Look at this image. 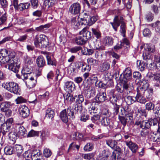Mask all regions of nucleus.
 I'll list each match as a JSON object with an SVG mask.
<instances>
[{
	"instance_id": "8fccbe9b",
	"label": "nucleus",
	"mask_w": 160,
	"mask_h": 160,
	"mask_svg": "<svg viewBox=\"0 0 160 160\" xmlns=\"http://www.w3.org/2000/svg\"><path fill=\"white\" fill-rule=\"evenodd\" d=\"M126 29V26L125 23L121 24L120 27V32L124 37H125Z\"/></svg>"
},
{
	"instance_id": "423d86ee",
	"label": "nucleus",
	"mask_w": 160,
	"mask_h": 160,
	"mask_svg": "<svg viewBox=\"0 0 160 160\" xmlns=\"http://www.w3.org/2000/svg\"><path fill=\"white\" fill-rule=\"evenodd\" d=\"M74 64L78 69H80L81 68V71L83 72H88L91 69V66L89 65H87L82 62H75Z\"/></svg>"
},
{
	"instance_id": "de8ad7c7",
	"label": "nucleus",
	"mask_w": 160,
	"mask_h": 160,
	"mask_svg": "<svg viewBox=\"0 0 160 160\" xmlns=\"http://www.w3.org/2000/svg\"><path fill=\"white\" fill-rule=\"evenodd\" d=\"M145 109L148 111L154 110L155 105L152 102H149L147 103L145 105Z\"/></svg>"
},
{
	"instance_id": "dca6fc26",
	"label": "nucleus",
	"mask_w": 160,
	"mask_h": 160,
	"mask_svg": "<svg viewBox=\"0 0 160 160\" xmlns=\"http://www.w3.org/2000/svg\"><path fill=\"white\" fill-rule=\"evenodd\" d=\"M32 160H44L42 152L39 150H34L32 151Z\"/></svg>"
},
{
	"instance_id": "f8f14e48",
	"label": "nucleus",
	"mask_w": 160,
	"mask_h": 160,
	"mask_svg": "<svg viewBox=\"0 0 160 160\" xmlns=\"http://www.w3.org/2000/svg\"><path fill=\"white\" fill-rule=\"evenodd\" d=\"M132 79V73L131 69L129 68H126L123 72L122 81L125 82Z\"/></svg>"
},
{
	"instance_id": "37998d69",
	"label": "nucleus",
	"mask_w": 160,
	"mask_h": 160,
	"mask_svg": "<svg viewBox=\"0 0 160 160\" xmlns=\"http://www.w3.org/2000/svg\"><path fill=\"white\" fill-rule=\"evenodd\" d=\"M147 94L146 95L147 98L148 100H152L153 94V89L152 88H148L146 91Z\"/></svg>"
},
{
	"instance_id": "a211bd4d",
	"label": "nucleus",
	"mask_w": 160,
	"mask_h": 160,
	"mask_svg": "<svg viewBox=\"0 0 160 160\" xmlns=\"http://www.w3.org/2000/svg\"><path fill=\"white\" fill-rule=\"evenodd\" d=\"M75 87L74 84L71 81L66 82L64 87L66 91L70 92H72L75 90Z\"/></svg>"
},
{
	"instance_id": "e433bc0d",
	"label": "nucleus",
	"mask_w": 160,
	"mask_h": 160,
	"mask_svg": "<svg viewBox=\"0 0 160 160\" xmlns=\"http://www.w3.org/2000/svg\"><path fill=\"white\" fill-rule=\"evenodd\" d=\"M89 116L87 114L86 111L81 114L80 118L81 121L85 122L89 119Z\"/></svg>"
},
{
	"instance_id": "774afa93",
	"label": "nucleus",
	"mask_w": 160,
	"mask_h": 160,
	"mask_svg": "<svg viewBox=\"0 0 160 160\" xmlns=\"http://www.w3.org/2000/svg\"><path fill=\"white\" fill-rule=\"evenodd\" d=\"M42 12L41 10H37L32 12L33 16L37 17H40L42 15Z\"/></svg>"
},
{
	"instance_id": "680f3d73",
	"label": "nucleus",
	"mask_w": 160,
	"mask_h": 160,
	"mask_svg": "<svg viewBox=\"0 0 160 160\" xmlns=\"http://www.w3.org/2000/svg\"><path fill=\"white\" fill-rule=\"evenodd\" d=\"M16 103L17 104L22 103H24L26 102V100L22 97H18L15 100Z\"/></svg>"
},
{
	"instance_id": "c9c22d12",
	"label": "nucleus",
	"mask_w": 160,
	"mask_h": 160,
	"mask_svg": "<svg viewBox=\"0 0 160 160\" xmlns=\"http://www.w3.org/2000/svg\"><path fill=\"white\" fill-rule=\"evenodd\" d=\"M34 44L35 47L37 48H41V40L38 35L35 36L34 40Z\"/></svg>"
},
{
	"instance_id": "4468645a",
	"label": "nucleus",
	"mask_w": 160,
	"mask_h": 160,
	"mask_svg": "<svg viewBox=\"0 0 160 160\" xmlns=\"http://www.w3.org/2000/svg\"><path fill=\"white\" fill-rule=\"evenodd\" d=\"M106 99V94L105 92H99L95 97L96 102L98 103L103 102Z\"/></svg>"
},
{
	"instance_id": "9d476101",
	"label": "nucleus",
	"mask_w": 160,
	"mask_h": 160,
	"mask_svg": "<svg viewBox=\"0 0 160 160\" xmlns=\"http://www.w3.org/2000/svg\"><path fill=\"white\" fill-rule=\"evenodd\" d=\"M135 125L139 126V127L142 129H147L150 127L149 122L148 120H137L135 123Z\"/></svg>"
},
{
	"instance_id": "5fc2aeb1",
	"label": "nucleus",
	"mask_w": 160,
	"mask_h": 160,
	"mask_svg": "<svg viewBox=\"0 0 160 160\" xmlns=\"http://www.w3.org/2000/svg\"><path fill=\"white\" fill-rule=\"evenodd\" d=\"M39 134V132L33 130H31L28 133V137H34L38 136Z\"/></svg>"
},
{
	"instance_id": "20e7f679",
	"label": "nucleus",
	"mask_w": 160,
	"mask_h": 160,
	"mask_svg": "<svg viewBox=\"0 0 160 160\" xmlns=\"http://www.w3.org/2000/svg\"><path fill=\"white\" fill-rule=\"evenodd\" d=\"M124 19L122 16L116 15L113 19V22H110V24L112 25L114 29L117 31L118 28L121 24L125 23Z\"/></svg>"
},
{
	"instance_id": "9b49d317",
	"label": "nucleus",
	"mask_w": 160,
	"mask_h": 160,
	"mask_svg": "<svg viewBox=\"0 0 160 160\" xmlns=\"http://www.w3.org/2000/svg\"><path fill=\"white\" fill-rule=\"evenodd\" d=\"M137 94L135 97L136 100L138 102L144 104L146 102L147 100L144 97V93L145 92L143 91H137Z\"/></svg>"
},
{
	"instance_id": "052dcab7",
	"label": "nucleus",
	"mask_w": 160,
	"mask_h": 160,
	"mask_svg": "<svg viewBox=\"0 0 160 160\" xmlns=\"http://www.w3.org/2000/svg\"><path fill=\"white\" fill-rule=\"evenodd\" d=\"M23 156L25 158V159H30L31 158H32V153H30L28 151H26L23 153Z\"/></svg>"
},
{
	"instance_id": "ddd939ff",
	"label": "nucleus",
	"mask_w": 160,
	"mask_h": 160,
	"mask_svg": "<svg viewBox=\"0 0 160 160\" xmlns=\"http://www.w3.org/2000/svg\"><path fill=\"white\" fill-rule=\"evenodd\" d=\"M124 142L126 145L132 153H135L137 152V150L138 148V146L136 143L132 142V141H127Z\"/></svg>"
},
{
	"instance_id": "79ce46f5",
	"label": "nucleus",
	"mask_w": 160,
	"mask_h": 160,
	"mask_svg": "<svg viewBox=\"0 0 160 160\" xmlns=\"http://www.w3.org/2000/svg\"><path fill=\"white\" fill-rule=\"evenodd\" d=\"M98 17L96 16H93L92 17H89V18H88V24L89 25H91L94 23L97 20Z\"/></svg>"
},
{
	"instance_id": "6e6d98bb",
	"label": "nucleus",
	"mask_w": 160,
	"mask_h": 160,
	"mask_svg": "<svg viewBox=\"0 0 160 160\" xmlns=\"http://www.w3.org/2000/svg\"><path fill=\"white\" fill-rule=\"evenodd\" d=\"M40 134V137L42 140H44L48 136V132L44 130H42L39 132V134Z\"/></svg>"
},
{
	"instance_id": "4be33fe9",
	"label": "nucleus",
	"mask_w": 160,
	"mask_h": 160,
	"mask_svg": "<svg viewBox=\"0 0 160 160\" xmlns=\"http://www.w3.org/2000/svg\"><path fill=\"white\" fill-rule=\"evenodd\" d=\"M55 115V112L51 108H48L46 111L45 117L47 118L52 121Z\"/></svg>"
},
{
	"instance_id": "4c0bfd02",
	"label": "nucleus",
	"mask_w": 160,
	"mask_h": 160,
	"mask_svg": "<svg viewBox=\"0 0 160 160\" xmlns=\"http://www.w3.org/2000/svg\"><path fill=\"white\" fill-rule=\"evenodd\" d=\"M77 18L76 17H73L71 19V24L72 26L74 27V28H76L79 27L80 25H81L80 22H79L76 20Z\"/></svg>"
},
{
	"instance_id": "7ed1b4c3",
	"label": "nucleus",
	"mask_w": 160,
	"mask_h": 160,
	"mask_svg": "<svg viewBox=\"0 0 160 160\" xmlns=\"http://www.w3.org/2000/svg\"><path fill=\"white\" fill-rule=\"evenodd\" d=\"M8 69L15 73H17L20 68V61L17 58H11L8 62Z\"/></svg>"
},
{
	"instance_id": "0e129e2a",
	"label": "nucleus",
	"mask_w": 160,
	"mask_h": 160,
	"mask_svg": "<svg viewBox=\"0 0 160 160\" xmlns=\"http://www.w3.org/2000/svg\"><path fill=\"white\" fill-rule=\"evenodd\" d=\"M94 156L93 153L83 154L82 155V157L85 159L90 160Z\"/></svg>"
},
{
	"instance_id": "c03bdc74",
	"label": "nucleus",
	"mask_w": 160,
	"mask_h": 160,
	"mask_svg": "<svg viewBox=\"0 0 160 160\" xmlns=\"http://www.w3.org/2000/svg\"><path fill=\"white\" fill-rule=\"evenodd\" d=\"M93 148V144L92 143L88 142L84 147V150L86 151H90Z\"/></svg>"
},
{
	"instance_id": "b1692460",
	"label": "nucleus",
	"mask_w": 160,
	"mask_h": 160,
	"mask_svg": "<svg viewBox=\"0 0 160 160\" xmlns=\"http://www.w3.org/2000/svg\"><path fill=\"white\" fill-rule=\"evenodd\" d=\"M80 34L82 36H83V38L86 40H87L91 38V32L88 30H87L85 28H84L82 31L80 32Z\"/></svg>"
},
{
	"instance_id": "49530a36",
	"label": "nucleus",
	"mask_w": 160,
	"mask_h": 160,
	"mask_svg": "<svg viewBox=\"0 0 160 160\" xmlns=\"http://www.w3.org/2000/svg\"><path fill=\"white\" fill-rule=\"evenodd\" d=\"M74 98L75 100H76V102L79 104L82 103L84 100V98L82 94L75 96Z\"/></svg>"
},
{
	"instance_id": "3c124183",
	"label": "nucleus",
	"mask_w": 160,
	"mask_h": 160,
	"mask_svg": "<svg viewBox=\"0 0 160 160\" xmlns=\"http://www.w3.org/2000/svg\"><path fill=\"white\" fill-rule=\"evenodd\" d=\"M9 139L14 142L17 139V134H16L14 132H11L8 134Z\"/></svg>"
},
{
	"instance_id": "cd10ccee",
	"label": "nucleus",
	"mask_w": 160,
	"mask_h": 160,
	"mask_svg": "<svg viewBox=\"0 0 160 160\" xmlns=\"http://www.w3.org/2000/svg\"><path fill=\"white\" fill-rule=\"evenodd\" d=\"M14 149L15 150V152L17 153V155L18 157H19L23 150L22 146L19 144H16L14 146Z\"/></svg>"
},
{
	"instance_id": "f704fd0d",
	"label": "nucleus",
	"mask_w": 160,
	"mask_h": 160,
	"mask_svg": "<svg viewBox=\"0 0 160 160\" xmlns=\"http://www.w3.org/2000/svg\"><path fill=\"white\" fill-rule=\"evenodd\" d=\"M110 67V65L108 62H103L100 67V70L101 72L108 70Z\"/></svg>"
},
{
	"instance_id": "69168bd1",
	"label": "nucleus",
	"mask_w": 160,
	"mask_h": 160,
	"mask_svg": "<svg viewBox=\"0 0 160 160\" xmlns=\"http://www.w3.org/2000/svg\"><path fill=\"white\" fill-rule=\"evenodd\" d=\"M146 18L148 21H151L153 18V15L151 12H149L146 14Z\"/></svg>"
},
{
	"instance_id": "f257e3e1",
	"label": "nucleus",
	"mask_w": 160,
	"mask_h": 160,
	"mask_svg": "<svg viewBox=\"0 0 160 160\" xmlns=\"http://www.w3.org/2000/svg\"><path fill=\"white\" fill-rule=\"evenodd\" d=\"M60 117L62 121L65 123L68 122L69 120L74 119L75 116L72 111L71 107H69L62 110L60 113Z\"/></svg>"
},
{
	"instance_id": "2eb2a0df",
	"label": "nucleus",
	"mask_w": 160,
	"mask_h": 160,
	"mask_svg": "<svg viewBox=\"0 0 160 160\" xmlns=\"http://www.w3.org/2000/svg\"><path fill=\"white\" fill-rule=\"evenodd\" d=\"M20 114L23 118H26L28 117L30 114L29 110L28 107L22 106L20 108Z\"/></svg>"
},
{
	"instance_id": "58836bf2",
	"label": "nucleus",
	"mask_w": 160,
	"mask_h": 160,
	"mask_svg": "<svg viewBox=\"0 0 160 160\" xmlns=\"http://www.w3.org/2000/svg\"><path fill=\"white\" fill-rule=\"evenodd\" d=\"M92 33L97 39H98L101 37V34L98 29L95 28H92Z\"/></svg>"
},
{
	"instance_id": "a878e982",
	"label": "nucleus",
	"mask_w": 160,
	"mask_h": 160,
	"mask_svg": "<svg viewBox=\"0 0 160 160\" xmlns=\"http://www.w3.org/2000/svg\"><path fill=\"white\" fill-rule=\"evenodd\" d=\"M104 45L106 46H112L113 43V39L109 36L106 37L103 40Z\"/></svg>"
},
{
	"instance_id": "f3484780",
	"label": "nucleus",
	"mask_w": 160,
	"mask_h": 160,
	"mask_svg": "<svg viewBox=\"0 0 160 160\" xmlns=\"http://www.w3.org/2000/svg\"><path fill=\"white\" fill-rule=\"evenodd\" d=\"M72 111L73 112V115H74L77 113L81 114L85 110L81 105L77 104L75 105L74 108H72Z\"/></svg>"
},
{
	"instance_id": "5701e85b",
	"label": "nucleus",
	"mask_w": 160,
	"mask_h": 160,
	"mask_svg": "<svg viewBox=\"0 0 160 160\" xmlns=\"http://www.w3.org/2000/svg\"><path fill=\"white\" fill-rule=\"evenodd\" d=\"M36 63L39 68L43 67L45 65V61L42 56H38L36 59Z\"/></svg>"
},
{
	"instance_id": "603ef678",
	"label": "nucleus",
	"mask_w": 160,
	"mask_h": 160,
	"mask_svg": "<svg viewBox=\"0 0 160 160\" xmlns=\"http://www.w3.org/2000/svg\"><path fill=\"white\" fill-rule=\"evenodd\" d=\"M92 83H94L95 86H96L97 84H98L99 81L98 77L94 75H93L89 78Z\"/></svg>"
},
{
	"instance_id": "7c9ffc66",
	"label": "nucleus",
	"mask_w": 160,
	"mask_h": 160,
	"mask_svg": "<svg viewBox=\"0 0 160 160\" xmlns=\"http://www.w3.org/2000/svg\"><path fill=\"white\" fill-rule=\"evenodd\" d=\"M125 100L128 105H131L136 101L135 97L128 95L126 96Z\"/></svg>"
},
{
	"instance_id": "338daca9",
	"label": "nucleus",
	"mask_w": 160,
	"mask_h": 160,
	"mask_svg": "<svg viewBox=\"0 0 160 160\" xmlns=\"http://www.w3.org/2000/svg\"><path fill=\"white\" fill-rule=\"evenodd\" d=\"M133 77L135 79H140L142 78L141 74L138 72H135L133 74Z\"/></svg>"
},
{
	"instance_id": "864d4df0",
	"label": "nucleus",
	"mask_w": 160,
	"mask_h": 160,
	"mask_svg": "<svg viewBox=\"0 0 160 160\" xmlns=\"http://www.w3.org/2000/svg\"><path fill=\"white\" fill-rule=\"evenodd\" d=\"M128 118H126L125 116H119V119L121 123L124 126H125L128 121Z\"/></svg>"
},
{
	"instance_id": "aec40b11",
	"label": "nucleus",
	"mask_w": 160,
	"mask_h": 160,
	"mask_svg": "<svg viewBox=\"0 0 160 160\" xmlns=\"http://www.w3.org/2000/svg\"><path fill=\"white\" fill-rule=\"evenodd\" d=\"M155 60L157 62V64L154 63H151L150 66L151 70H153L156 67L160 70V56L155 55L154 57Z\"/></svg>"
},
{
	"instance_id": "2f4dec72",
	"label": "nucleus",
	"mask_w": 160,
	"mask_h": 160,
	"mask_svg": "<svg viewBox=\"0 0 160 160\" xmlns=\"http://www.w3.org/2000/svg\"><path fill=\"white\" fill-rule=\"evenodd\" d=\"M27 131L26 129L22 126H20L18 128L17 132V135L21 137L24 136L26 134Z\"/></svg>"
},
{
	"instance_id": "39448f33",
	"label": "nucleus",
	"mask_w": 160,
	"mask_h": 160,
	"mask_svg": "<svg viewBox=\"0 0 160 160\" xmlns=\"http://www.w3.org/2000/svg\"><path fill=\"white\" fill-rule=\"evenodd\" d=\"M10 52L6 49L0 50V62L6 63L9 61L11 58L9 56Z\"/></svg>"
},
{
	"instance_id": "6ab92c4d",
	"label": "nucleus",
	"mask_w": 160,
	"mask_h": 160,
	"mask_svg": "<svg viewBox=\"0 0 160 160\" xmlns=\"http://www.w3.org/2000/svg\"><path fill=\"white\" fill-rule=\"evenodd\" d=\"M39 37L41 40V48H44L49 44V42L47 37L44 35L41 34Z\"/></svg>"
},
{
	"instance_id": "bb28decb",
	"label": "nucleus",
	"mask_w": 160,
	"mask_h": 160,
	"mask_svg": "<svg viewBox=\"0 0 160 160\" xmlns=\"http://www.w3.org/2000/svg\"><path fill=\"white\" fill-rule=\"evenodd\" d=\"M10 128L11 126L4 124L2 126L1 132L2 133L3 136L6 135L7 134H8V135L9 134L8 132L10 131Z\"/></svg>"
},
{
	"instance_id": "f03ea898",
	"label": "nucleus",
	"mask_w": 160,
	"mask_h": 160,
	"mask_svg": "<svg viewBox=\"0 0 160 160\" xmlns=\"http://www.w3.org/2000/svg\"><path fill=\"white\" fill-rule=\"evenodd\" d=\"M2 86L8 92L15 94L19 93L20 88L18 84L14 82H6L2 84Z\"/></svg>"
},
{
	"instance_id": "13d9d810",
	"label": "nucleus",
	"mask_w": 160,
	"mask_h": 160,
	"mask_svg": "<svg viewBox=\"0 0 160 160\" xmlns=\"http://www.w3.org/2000/svg\"><path fill=\"white\" fill-rule=\"evenodd\" d=\"M52 154V152L50 149L48 148H45L44 150L43 155L47 158L50 157Z\"/></svg>"
},
{
	"instance_id": "bf43d9fd",
	"label": "nucleus",
	"mask_w": 160,
	"mask_h": 160,
	"mask_svg": "<svg viewBox=\"0 0 160 160\" xmlns=\"http://www.w3.org/2000/svg\"><path fill=\"white\" fill-rule=\"evenodd\" d=\"M10 102H2L0 105V108L1 110H3L4 109L8 108Z\"/></svg>"
},
{
	"instance_id": "c85d7f7f",
	"label": "nucleus",
	"mask_w": 160,
	"mask_h": 160,
	"mask_svg": "<svg viewBox=\"0 0 160 160\" xmlns=\"http://www.w3.org/2000/svg\"><path fill=\"white\" fill-rule=\"evenodd\" d=\"M101 119L100 120L102 125L104 126H107L109 124L110 120L108 117L101 116Z\"/></svg>"
},
{
	"instance_id": "a19ab883",
	"label": "nucleus",
	"mask_w": 160,
	"mask_h": 160,
	"mask_svg": "<svg viewBox=\"0 0 160 160\" xmlns=\"http://www.w3.org/2000/svg\"><path fill=\"white\" fill-rule=\"evenodd\" d=\"M46 57L48 65H51L55 66H56L57 63L55 59H52L51 57L48 55Z\"/></svg>"
},
{
	"instance_id": "0eeeda50",
	"label": "nucleus",
	"mask_w": 160,
	"mask_h": 160,
	"mask_svg": "<svg viewBox=\"0 0 160 160\" xmlns=\"http://www.w3.org/2000/svg\"><path fill=\"white\" fill-rule=\"evenodd\" d=\"M137 85L138 87L137 91H140L143 90L144 92L148 88L149 85L148 81L144 79L140 80L137 83Z\"/></svg>"
},
{
	"instance_id": "412c9836",
	"label": "nucleus",
	"mask_w": 160,
	"mask_h": 160,
	"mask_svg": "<svg viewBox=\"0 0 160 160\" xmlns=\"http://www.w3.org/2000/svg\"><path fill=\"white\" fill-rule=\"evenodd\" d=\"M125 83L123 85V89L124 90V92L126 93L127 94H130L133 93V87H131L129 84L126 82H124Z\"/></svg>"
},
{
	"instance_id": "1a4fd4ad",
	"label": "nucleus",
	"mask_w": 160,
	"mask_h": 160,
	"mask_svg": "<svg viewBox=\"0 0 160 160\" xmlns=\"http://www.w3.org/2000/svg\"><path fill=\"white\" fill-rule=\"evenodd\" d=\"M81 9L80 4L78 3H74L70 6L69 12L72 14L76 15L80 13Z\"/></svg>"
},
{
	"instance_id": "e2e57ef3",
	"label": "nucleus",
	"mask_w": 160,
	"mask_h": 160,
	"mask_svg": "<svg viewBox=\"0 0 160 160\" xmlns=\"http://www.w3.org/2000/svg\"><path fill=\"white\" fill-rule=\"evenodd\" d=\"M95 49L98 50H105V47L103 45H99V43L97 42L95 45Z\"/></svg>"
},
{
	"instance_id": "72a5a7b5",
	"label": "nucleus",
	"mask_w": 160,
	"mask_h": 160,
	"mask_svg": "<svg viewBox=\"0 0 160 160\" xmlns=\"http://www.w3.org/2000/svg\"><path fill=\"white\" fill-rule=\"evenodd\" d=\"M137 66L139 67L140 70L142 71L145 69L147 64L143 62H142L141 61H137Z\"/></svg>"
},
{
	"instance_id": "6e6552de",
	"label": "nucleus",
	"mask_w": 160,
	"mask_h": 160,
	"mask_svg": "<svg viewBox=\"0 0 160 160\" xmlns=\"http://www.w3.org/2000/svg\"><path fill=\"white\" fill-rule=\"evenodd\" d=\"M121 114L128 118L129 120H132L133 119L132 111L130 107L128 106L125 107L121 109Z\"/></svg>"
},
{
	"instance_id": "473e14b6",
	"label": "nucleus",
	"mask_w": 160,
	"mask_h": 160,
	"mask_svg": "<svg viewBox=\"0 0 160 160\" xmlns=\"http://www.w3.org/2000/svg\"><path fill=\"white\" fill-rule=\"evenodd\" d=\"M106 144L112 149H114L117 143V141L112 139H108L106 141Z\"/></svg>"
},
{
	"instance_id": "4d7b16f0",
	"label": "nucleus",
	"mask_w": 160,
	"mask_h": 160,
	"mask_svg": "<svg viewBox=\"0 0 160 160\" xmlns=\"http://www.w3.org/2000/svg\"><path fill=\"white\" fill-rule=\"evenodd\" d=\"M31 5L32 8L34 9H36L38 6V0H30Z\"/></svg>"
},
{
	"instance_id": "ea45409f",
	"label": "nucleus",
	"mask_w": 160,
	"mask_h": 160,
	"mask_svg": "<svg viewBox=\"0 0 160 160\" xmlns=\"http://www.w3.org/2000/svg\"><path fill=\"white\" fill-rule=\"evenodd\" d=\"M30 6V4L28 3L24 4L20 3L17 9H18L20 11H22L24 9H27Z\"/></svg>"
},
{
	"instance_id": "393cba45",
	"label": "nucleus",
	"mask_w": 160,
	"mask_h": 160,
	"mask_svg": "<svg viewBox=\"0 0 160 160\" xmlns=\"http://www.w3.org/2000/svg\"><path fill=\"white\" fill-rule=\"evenodd\" d=\"M4 152L5 154L10 155L12 154L15 152V150L14 149V147L7 146L4 149Z\"/></svg>"
},
{
	"instance_id": "09e8293b",
	"label": "nucleus",
	"mask_w": 160,
	"mask_h": 160,
	"mask_svg": "<svg viewBox=\"0 0 160 160\" xmlns=\"http://www.w3.org/2000/svg\"><path fill=\"white\" fill-rule=\"evenodd\" d=\"M56 0H45L44 3L46 7L49 8L53 6L55 3Z\"/></svg>"
},
{
	"instance_id": "c756f323",
	"label": "nucleus",
	"mask_w": 160,
	"mask_h": 160,
	"mask_svg": "<svg viewBox=\"0 0 160 160\" xmlns=\"http://www.w3.org/2000/svg\"><path fill=\"white\" fill-rule=\"evenodd\" d=\"M83 36L80 34V35L77 36L76 38L75 41L76 44L78 45H82L84 44L86 41L83 38Z\"/></svg>"
},
{
	"instance_id": "a18cd8bd",
	"label": "nucleus",
	"mask_w": 160,
	"mask_h": 160,
	"mask_svg": "<svg viewBox=\"0 0 160 160\" xmlns=\"http://www.w3.org/2000/svg\"><path fill=\"white\" fill-rule=\"evenodd\" d=\"M22 73L25 75H27L31 73V68L30 66H25L22 71Z\"/></svg>"
}]
</instances>
